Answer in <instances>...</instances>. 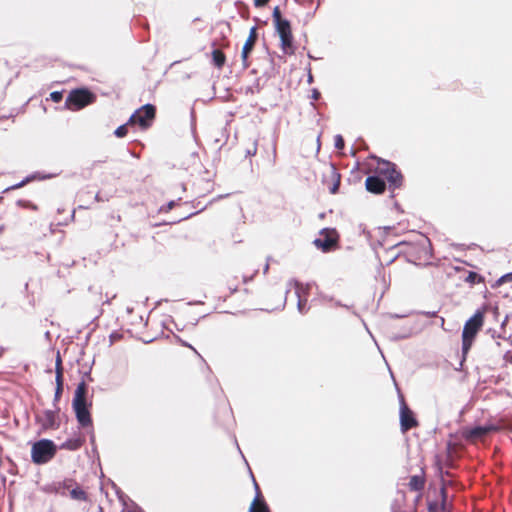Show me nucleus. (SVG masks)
<instances>
[{
	"label": "nucleus",
	"mask_w": 512,
	"mask_h": 512,
	"mask_svg": "<svg viewBox=\"0 0 512 512\" xmlns=\"http://www.w3.org/2000/svg\"><path fill=\"white\" fill-rule=\"evenodd\" d=\"M155 117V108L152 105H145L137 110L130 118V123L138 124L142 128H147Z\"/></svg>",
	"instance_id": "nucleus-8"
},
{
	"label": "nucleus",
	"mask_w": 512,
	"mask_h": 512,
	"mask_svg": "<svg viewBox=\"0 0 512 512\" xmlns=\"http://www.w3.org/2000/svg\"><path fill=\"white\" fill-rule=\"evenodd\" d=\"M429 512H437V504L436 503H430L428 505Z\"/></svg>",
	"instance_id": "nucleus-24"
},
{
	"label": "nucleus",
	"mask_w": 512,
	"mask_h": 512,
	"mask_svg": "<svg viewBox=\"0 0 512 512\" xmlns=\"http://www.w3.org/2000/svg\"><path fill=\"white\" fill-rule=\"evenodd\" d=\"M419 425L418 420L415 418L413 411L407 406L402 399L400 406V427L403 433L415 428Z\"/></svg>",
	"instance_id": "nucleus-10"
},
{
	"label": "nucleus",
	"mask_w": 512,
	"mask_h": 512,
	"mask_svg": "<svg viewBox=\"0 0 512 512\" xmlns=\"http://www.w3.org/2000/svg\"><path fill=\"white\" fill-rule=\"evenodd\" d=\"M344 139L341 135H337L335 137V147L339 150L343 149L344 148Z\"/></svg>",
	"instance_id": "nucleus-20"
},
{
	"label": "nucleus",
	"mask_w": 512,
	"mask_h": 512,
	"mask_svg": "<svg viewBox=\"0 0 512 512\" xmlns=\"http://www.w3.org/2000/svg\"><path fill=\"white\" fill-rule=\"evenodd\" d=\"M506 281H512V273H508V274L502 276L499 280V282H506Z\"/></svg>",
	"instance_id": "nucleus-23"
},
{
	"label": "nucleus",
	"mask_w": 512,
	"mask_h": 512,
	"mask_svg": "<svg viewBox=\"0 0 512 512\" xmlns=\"http://www.w3.org/2000/svg\"><path fill=\"white\" fill-rule=\"evenodd\" d=\"M295 295L297 297V308L301 314L309 310L308 298L310 295L311 286L309 284H302L299 281L294 282Z\"/></svg>",
	"instance_id": "nucleus-9"
},
{
	"label": "nucleus",
	"mask_w": 512,
	"mask_h": 512,
	"mask_svg": "<svg viewBox=\"0 0 512 512\" xmlns=\"http://www.w3.org/2000/svg\"><path fill=\"white\" fill-rule=\"evenodd\" d=\"M60 378H61V372L58 370V373H57V380L60 381Z\"/></svg>",
	"instance_id": "nucleus-27"
},
{
	"label": "nucleus",
	"mask_w": 512,
	"mask_h": 512,
	"mask_svg": "<svg viewBox=\"0 0 512 512\" xmlns=\"http://www.w3.org/2000/svg\"><path fill=\"white\" fill-rule=\"evenodd\" d=\"M256 29L255 28H252L251 31H250V35L243 47V51H242V57L243 59H246L248 54L250 53V51L252 50L254 44H255V41H256Z\"/></svg>",
	"instance_id": "nucleus-15"
},
{
	"label": "nucleus",
	"mask_w": 512,
	"mask_h": 512,
	"mask_svg": "<svg viewBox=\"0 0 512 512\" xmlns=\"http://www.w3.org/2000/svg\"><path fill=\"white\" fill-rule=\"evenodd\" d=\"M487 432H488L487 428L476 427V428H473L472 430H470L468 437L476 440V439H479V438L483 437L484 435H486Z\"/></svg>",
	"instance_id": "nucleus-17"
},
{
	"label": "nucleus",
	"mask_w": 512,
	"mask_h": 512,
	"mask_svg": "<svg viewBox=\"0 0 512 512\" xmlns=\"http://www.w3.org/2000/svg\"><path fill=\"white\" fill-rule=\"evenodd\" d=\"M115 134L117 137H123L127 134L126 125L120 126L116 129Z\"/></svg>",
	"instance_id": "nucleus-21"
},
{
	"label": "nucleus",
	"mask_w": 512,
	"mask_h": 512,
	"mask_svg": "<svg viewBox=\"0 0 512 512\" xmlns=\"http://www.w3.org/2000/svg\"><path fill=\"white\" fill-rule=\"evenodd\" d=\"M322 182L331 194L338 192L341 183V175L332 163L325 165Z\"/></svg>",
	"instance_id": "nucleus-7"
},
{
	"label": "nucleus",
	"mask_w": 512,
	"mask_h": 512,
	"mask_svg": "<svg viewBox=\"0 0 512 512\" xmlns=\"http://www.w3.org/2000/svg\"><path fill=\"white\" fill-rule=\"evenodd\" d=\"M214 64L221 67L225 62L224 54L219 50H214L212 53Z\"/></svg>",
	"instance_id": "nucleus-18"
},
{
	"label": "nucleus",
	"mask_w": 512,
	"mask_h": 512,
	"mask_svg": "<svg viewBox=\"0 0 512 512\" xmlns=\"http://www.w3.org/2000/svg\"><path fill=\"white\" fill-rule=\"evenodd\" d=\"M465 281L472 283V284L479 283L480 281H482V277L479 274H477L476 272L470 271L468 273V276L466 277Z\"/></svg>",
	"instance_id": "nucleus-19"
},
{
	"label": "nucleus",
	"mask_w": 512,
	"mask_h": 512,
	"mask_svg": "<svg viewBox=\"0 0 512 512\" xmlns=\"http://www.w3.org/2000/svg\"><path fill=\"white\" fill-rule=\"evenodd\" d=\"M366 189L373 194H383L386 190L385 181L379 176H368L365 180Z\"/></svg>",
	"instance_id": "nucleus-12"
},
{
	"label": "nucleus",
	"mask_w": 512,
	"mask_h": 512,
	"mask_svg": "<svg viewBox=\"0 0 512 512\" xmlns=\"http://www.w3.org/2000/svg\"><path fill=\"white\" fill-rule=\"evenodd\" d=\"M426 479L424 472L422 471L419 475H413L410 477L408 487L411 491H422L425 487Z\"/></svg>",
	"instance_id": "nucleus-13"
},
{
	"label": "nucleus",
	"mask_w": 512,
	"mask_h": 512,
	"mask_svg": "<svg viewBox=\"0 0 512 512\" xmlns=\"http://www.w3.org/2000/svg\"><path fill=\"white\" fill-rule=\"evenodd\" d=\"M375 172L385 178L393 189L399 188L402 185L403 176L400 171L396 169V165L390 161H378Z\"/></svg>",
	"instance_id": "nucleus-3"
},
{
	"label": "nucleus",
	"mask_w": 512,
	"mask_h": 512,
	"mask_svg": "<svg viewBox=\"0 0 512 512\" xmlns=\"http://www.w3.org/2000/svg\"><path fill=\"white\" fill-rule=\"evenodd\" d=\"M51 98L55 102H59L62 99V95L59 92H53L51 93Z\"/></svg>",
	"instance_id": "nucleus-22"
},
{
	"label": "nucleus",
	"mask_w": 512,
	"mask_h": 512,
	"mask_svg": "<svg viewBox=\"0 0 512 512\" xmlns=\"http://www.w3.org/2000/svg\"><path fill=\"white\" fill-rule=\"evenodd\" d=\"M94 96L87 90L80 89L70 93L66 106L71 110H78L93 102Z\"/></svg>",
	"instance_id": "nucleus-6"
},
{
	"label": "nucleus",
	"mask_w": 512,
	"mask_h": 512,
	"mask_svg": "<svg viewBox=\"0 0 512 512\" xmlns=\"http://www.w3.org/2000/svg\"><path fill=\"white\" fill-rule=\"evenodd\" d=\"M249 512H270L259 492L257 493V496L251 503Z\"/></svg>",
	"instance_id": "nucleus-14"
},
{
	"label": "nucleus",
	"mask_w": 512,
	"mask_h": 512,
	"mask_svg": "<svg viewBox=\"0 0 512 512\" xmlns=\"http://www.w3.org/2000/svg\"><path fill=\"white\" fill-rule=\"evenodd\" d=\"M73 494L75 497H81L83 495V492H80L79 495H77L76 492L74 491Z\"/></svg>",
	"instance_id": "nucleus-26"
},
{
	"label": "nucleus",
	"mask_w": 512,
	"mask_h": 512,
	"mask_svg": "<svg viewBox=\"0 0 512 512\" xmlns=\"http://www.w3.org/2000/svg\"><path fill=\"white\" fill-rule=\"evenodd\" d=\"M269 0H254L256 6H264Z\"/></svg>",
	"instance_id": "nucleus-25"
},
{
	"label": "nucleus",
	"mask_w": 512,
	"mask_h": 512,
	"mask_svg": "<svg viewBox=\"0 0 512 512\" xmlns=\"http://www.w3.org/2000/svg\"><path fill=\"white\" fill-rule=\"evenodd\" d=\"M484 322L483 314L475 313L468 321H466L462 332V353L466 356L472 347L474 339L481 330Z\"/></svg>",
	"instance_id": "nucleus-1"
},
{
	"label": "nucleus",
	"mask_w": 512,
	"mask_h": 512,
	"mask_svg": "<svg viewBox=\"0 0 512 512\" xmlns=\"http://www.w3.org/2000/svg\"><path fill=\"white\" fill-rule=\"evenodd\" d=\"M441 496H442V501L440 503V505L437 504V512L440 510L441 512H451L450 511V507L447 503V493H446V489L445 488H442L441 489Z\"/></svg>",
	"instance_id": "nucleus-16"
},
{
	"label": "nucleus",
	"mask_w": 512,
	"mask_h": 512,
	"mask_svg": "<svg viewBox=\"0 0 512 512\" xmlns=\"http://www.w3.org/2000/svg\"><path fill=\"white\" fill-rule=\"evenodd\" d=\"M340 235L335 228H323L319 232V237L313 241L317 249L322 252H330L339 248Z\"/></svg>",
	"instance_id": "nucleus-2"
},
{
	"label": "nucleus",
	"mask_w": 512,
	"mask_h": 512,
	"mask_svg": "<svg viewBox=\"0 0 512 512\" xmlns=\"http://www.w3.org/2000/svg\"><path fill=\"white\" fill-rule=\"evenodd\" d=\"M56 452V446L50 440H41L32 446V459L37 464L49 461Z\"/></svg>",
	"instance_id": "nucleus-5"
},
{
	"label": "nucleus",
	"mask_w": 512,
	"mask_h": 512,
	"mask_svg": "<svg viewBox=\"0 0 512 512\" xmlns=\"http://www.w3.org/2000/svg\"><path fill=\"white\" fill-rule=\"evenodd\" d=\"M273 22L276 28L277 33L281 39L283 47L287 45V22L282 18L281 11L279 7H275L273 10Z\"/></svg>",
	"instance_id": "nucleus-11"
},
{
	"label": "nucleus",
	"mask_w": 512,
	"mask_h": 512,
	"mask_svg": "<svg viewBox=\"0 0 512 512\" xmlns=\"http://www.w3.org/2000/svg\"><path fill=\"white\" fill-rule=\"evenodd\" d=\"M86 386L84 383H80L76 389L75 397L73 400V407L76 412L78 421L83 426L90 424V415L86 404Z\"/></svg>",
	"instance_id": "nucleus-4"
}]
</instances>
